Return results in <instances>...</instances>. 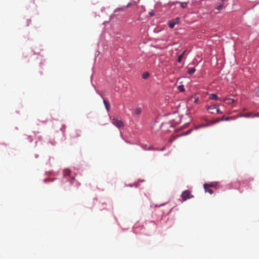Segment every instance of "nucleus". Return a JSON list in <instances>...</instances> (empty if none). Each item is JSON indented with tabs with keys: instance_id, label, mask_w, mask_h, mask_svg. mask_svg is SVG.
I'll return each mask as SVG.
<instances>
[{
	"instance_id": "obj_23",
	"label": "nucleus",
	"mask_w": 259,
	"mask_h": 259,
	"mask_svg": "<svg viewBox=\"0 0 259 259\" xmlns=\"http://www.w3.org/2000/svg\"><path fill=\"white\" fill-rule=\"evenodd\" d=\"M149 15L151 16H153L154 15V13L152 12H149Z\"/></svg>"
},
{
	"instance_id": "obj_9",
	"label": "nucleus",
	"mask_w": 259,
	"mask_h": 259,
	"mask_svg": "<svg viewBox=\"0 0 259 259\" xmlns=\"http://www.w3.org/2000/svg\"><path fill=\"white\" fill-rule=\"evenodd\" d=\"M252 114L251 113H246L244 114L241 113L238 115V116L247 118L250 117Z\"/></svg>"
},
{
	"instance_id": "obj_24",
	"label": "nucleus",
	"mask_w": 259,
	"mask_h": 259,
	"mask_svg": "<svg viewBox=\"0 0 259 259\" xmlns=\"http://www.w3.org/2000/svg\"><path fill=\"white\" fill-rule=\"evenodd\" d=\"M231 117H227L225 118V120H226V121H228L229 120Z\"/></svg>"
},
{
	"instance_id": "obj_17",
	"label": "nucleus",
	"mask_w": 259,
	"mask_h": 259,
	"mask_svg": "<svg viewBox=\"0 0 259 259\" xmlns=\"http://www.w3.org/2000/svg\"><path fill=\"white\" fill-rule=\"evenodd\" d=\"M223 4H219V5H218L216 7H215V9L218 10H221L223 7Z\"/></svg>"
},
{
	"instance_id": "obj_7",
	"label": "nucleus",
	"mask_w": 259,
	"mask_h": 259,
	"mask_svg": "<svg viewBox=\"0 0 259 259\" xmlns=\"http://www.w3.org/2000/svg\"><path fill=\"white\" fill-rule=\"evenodd\" d=\"M132 5V4L129 3L126 6L125 8H128V7H131ZM124 10H125V7H122V8H117V9H115L114 11V12H117L119 11H124Z\"/></svg>"
},
{
	"instance_id": "obj_5",
	"label": "nucleus",
	"mask_w": 259,
	"mask_h": 259,
	"mask_svg": "<svg viewBox=\"0 0 259 259\" xmlns=\"http://www.w3.org/2000/svg\"><path fill=\"white\" fill-rule=\"evenodd\" d=\"M206 108L207 110L208 111V112L210 114H214V110L216 109L215 106L214 105H210V106H206Z\"/></svg>"
},
{
	"instance_id": "obj_12",
	"label": "nucleus",
	"mask_w": 259,
	"mask_h": 259,
	"mask_svg": "<svg viewBox=\"0 0 259 259\" xmlns=\"http://www.w3.org/2000/svg\"><path fill=\"white\" fill-rule=\"evenodd\" d=\"M177 3L180 4V7L182 8H186L187 6V4L188 3V2H177Z\"/></svg>"
},
{
	"instance_id": "obj_13",
	"label": "nucleus",
	"mask_w": 259,
	"mask_h": 259,
	"mask_svg": "<svg viewBox=\"0 0 259 259\" xmlns=\"http://www.w3.org/2000/svg\"><path fill=\"white\" fill-rule=\"evenodd\" d=\"M195 69L194 68H189L187 72L189 75H192L195 72Z\"/></svg>"
},
{
	"instance_id": "obj_26",
	"label": "nucleus",
	"mask_w": 259,
	"mask_h": 259,
	"mask_svg": "<svg viewBox=\"0 0 259 259\" xmlns=\"http://www.w3.org/2000/svg\"><path fill=\"white\" fill-rule=\"evenodd\" d=\"M220 119H222V121L224 120V116H222L221 118H220Z\"/></svg>"
},
{
	"instance_id": "obj_10",
	"label": "nucleus",
	"mask_w": 259,
	"mask_h": 259,
	"mask_svg": "<svg viewBox=\"0 0 259 259\" xmlns=\"http://www.w3.org/2000/svg\"><path fill=\"white\" fill-rule=\"evenodd\" d=\"M186 52V50H185L184 51H183V52L181 54H180L178 58V62L180 63L182 61V60L183 58L184 57V56Z\"/></svg>"
},
{
	"instance_id": "obj_3",
	"label": "nucleus",
	"mask_w": 259,
	"mask_h": 259,
	"mask_svg": "<svg viewBox=\"0 0 259 259\" xmlns=\"http://www.w3.org/2000/svg\"><path fill=\"white\" fill-rule=\"evenodd\" d=\"M179 22L180 18L179 17H177L168 22V26L170 28H173L175 25L178 24Z\"/></svg>"
},
{
	"instance_id": "obj_21",
	"label": "nucleus",
	"mask_w": 259,
	"mask_h": 259,
	"mask_svg": "<svg viewBox=\"0 0 259 259\" xmlns=\"http://www.w3.org/2000/svg\"><path fill=\"white\" fill-rule=\"evenodd\" d=\"M252 117H259V112L256 113H255V114H254Z\"/></svg>"
},
{
	"instance_id": "obj_19",
	"label": "nucleus",
	"mask_w": 259,
	"mask_h": 259,
	"mask_svg": "<svg viewBox=\"0 0 259 259\" xmlns=\"http://www.w3.org/2000/svg\"><path fill=\"white\" fill-rule=\"evenodd\" d=\"M225 100H228L229 101V103H233L235 101L234 99L231 98H226L225 99Z\"/></svg>"
},
{
	"instance_id": "obj_6",
	"label": "nucleus",
	"mask_w": 259,
	"mask_h": 259,
	"mask_svg": "<svg viewBox=\"0 0 259 259\" xmlns=\"http://www.w3.org/2000/svg\"><path fill=\"white\" fill-rule=\"evenodd\" d=\"M203 188L205 190V192H208L210 194H212L213 193V190L208 186L207 184H204L203 185Z\"/></svg>"
},
{
	"instance_id": "obj_11",
	"label": "nucleus",
	"mask_w": 259,
	"mask_h": 259,
	"mask_svg": "<svg viewBox=\"0 0 259 259\" xmlns=\"http://www.w3.org/2000/svg\"><path fill=\"white\" fill-rule=\"evenodd\" d=\"M142 112V109L141 107H138L135 110L134 114L136 115H138L140 114Z\"/></svg>"
},
{
	"instance_id": "obj_2",
	"label": "nucleus",
	"mask_w": 259,
	"mask_h": 259,
	"mask_svg": "<svg viewBox=\"0 0 259 259\" xmlns=\"http://www.w3.org/2000/svg\"><path fill=\"white\" fill-rule=\"evenodd\" d=\"M181 197L183 199V201H184L187 200L188 199H190L193 197V196L192 194H191V192L189 190H185L182 193Z\"/></svg>"
},
{
	"instance_id": "obj_4",
	"label": "nucleus",
	"mask_w": 259,
	"mask_h": 259,
	"mask_svg": "<svg viewBox=\"0 0 259 259\" xmlns=\"http://www.w3.org/2000/svg\"><path fill=\"white\" fill-rule=\"evenodd\" d=\"M221 121H222V119H220V118H217L215 120H213V121H211L209 122L207 124H202L200 126V127H203V126H209V125H211L215 123L218 122H220Z\"/></svg>"
},
{
	"instance_id": "obj_16",
	"label": "nucleus",
	"mask_w": 259,
	"mask_h": 259,
	"mask_svg": "<svg viewBox=\"0 0 259 259\" xmlns=\"http://www.w3.org/2000/svg\"><path fill=\"white\" fill-rule=\"evenodd\" d=\"M217 183L215 182H212V183H211L210 184H207V185H208V186L210 188H211V187H215L216 186H217Z\"/></svg>"
},
{
	"instance_id": "obj_28",
	"label": "nucleus",
	"mask_w": 259,
	"mask_h": 259,
	"mask_svg": "<svg viewBox=\"0 0 259 259\" xmlns=\"http://www.w3.org/2000/svg\"><path fill=\"white\" fill-rule=\"evenodd\" d=\"M173 140H174V139H169V141H170V142H172Z\"/></svg>"
},
{
	"instance_id": "obj_14",
	"label": "nucleus",
	"mask_w": 259,
	"mask_h": 259,
	"mask_svg": "<svg viewBox=\"0 0 259 259\" xmlns=\"http://www.w3.org/2000/svg\"><path fill=\"white\" fill-rule=\"evenodd\" d=\"M103 102H104V104L106 107V108L107 110H109V107H110V105L108 103V102L107 101H106L105 100H103Z\"/></svg>"
},
{
	"instance_id": "obj_25",
	"label": "nucleus",
	"mask_w": 259,
	"mask_h": 259,
	"mask_svg": "<svg viewBox=\"0 0 259 259\" xmlns=\"http://www.w3.org/2000/svg\"><path fill=\"white\" fill-rule=\"evenodd\" d=\"M198 98H196V99H195V100L194 101V102L195 103H197V101H198Z\"/></svg>"
},
{
	"instance_id": "obj_1",
	"label": "nucleus",
	"mask_w": 259,
	"mask_h": 259,
	"mask_svg": "<svg viewBox=\"0 0 259 259\" xmlns=\"http://www.w3.org/2000/svg\"><path fill=\"white\" fill-rule=\"evenodd\" d=\"M112 123L118 128H120L124 126V124L121 121V118L118 116L113 117L112 119Z\"/></svg>"
},
{
	"instance_id": "obj_15",
	"label": "nucleus",
	"mask_w": 259,
	"mask_h": 259,
	"mask_svg": "<svg viewBox=\"0 0 259 259\" xmlns=\"http://www.w3.org/2000/svg\"><path fill=\"white\" fill-rule=\"evenodd\" d=\"M178 89L180 92H183L185 91L184 86L183 85H180L178 87Z\"/></svg>"
},
{
	"instance_id": "obj_27",
	"label": "nucleus",
	"mask_w": 259,
	"mask_h": 259,
	"mask_svg": "<svg viewBox=\"0 0 259 259\" xmlns=\"http://www.w3.org/2000/svg\"><path fill=\"white\" fill-rule=\"evenodd\" d=\"M190 132H191V130H189V131H188L187 132V133H186V134H187L190 133Z\"/></svg>"
},
{
	"instance_id": "obj_22",
	"label": "nucleus",
	"mask_w": 259,
	"mask_h": 259,
	"mask_svg": "<svg viewBox=\"0 0 259 259\" xmlns=\"http://www.w3.org/2000/svg\"><path fill=\"white\" fill-rule=\"evenodd\" d=\"M215 112L217 113H222V112L221 111H220V109H217L215 110Z\"/></svg>"
},
{
	"instance_id": "obj_8",
	"label": "nucleus",
	"mask_w": 259,
	"mask_h": 259,
	"mask_svg": "<svg viewBox=\"0 0 259 259\" xmlns=\"http://www.w3.org/2000/svg\"><path fill=\"white\" fill-rule=\"evenodd\" d=\"M209 98L210 99L213 100H219V98L215 94H210L209 96Z\"/></svg>"
},
{
	"instance_id": "obj_20",
	"label": "nucleus",
	"mask_w": 259,
	"mask_h": 259,
	"mask_svg": "<svg viewBox=\"0 0 259 259\" xmlns=\"http://www.w3.org/2000/svg\"><path fill=\"white\" fill-rule=\"evenodd\" d=\"M255 95L259 97V87L256 89Z\"/></svg>"
},
{
	"instance_id": "obj_18",
	"label": "nucleus",
	"mask_w": 259,
	"mask_h": 259,
	"mask_svg": "<svg viewBox=\"0 0 259 259\" xmlns=\"http://www.w3.org/2000/svg\"><path fill=\"white\" fill-rule=\"evenodd\" d=\"M149 76V73L148 72H145L143 73L142 77L144 79L147 78Z\"/></svg>"
}]
</instances>
